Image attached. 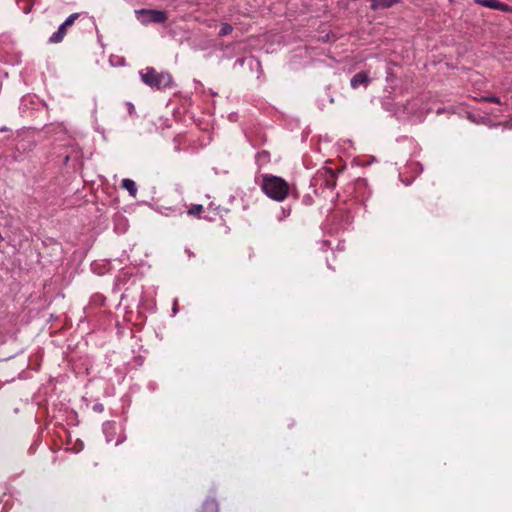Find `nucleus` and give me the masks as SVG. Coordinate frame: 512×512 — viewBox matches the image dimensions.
<instances>
[{
    "mask_svg": "<svg viewBox=\"0 0 512 512\" xmlns=\"http://www.w3.org/2000/svg\"><path fill=\"white\" fill-rule=\"evenodd\" d=\"M261 179L260 187L267 197L278 202L287 198L290 187L283 178L272 174H263Z\"/></svg>",
    "mask_w": 512,
    "mask_h": 512,
    "instance_id": "1",
    "label": "nucleus"
},
{
    "mask_svg": "<svg viewBox=\"0 0 512 512\" xmlns=\"http://www.w3.org/2000/svg\"><path fill=\"white\" fill-rule=\"evenodd\" d=\"M337 184V173L330 167L319 169L312 179L314 193L324 196L326 191L332 192Z\"/></svg>",
    "mask_w": 512,
    "mask_h": 512,
    "instance_id": "2",
    "label": "nucleus"
},
{
    "mask_svg": "<svg viewBox=\"0 0 512 512\" xmlns=\"http://www.w3.org/2000/svg\"><path fill=\"white\" fill-rule=\"evenodd\" d=\"M140 77L144 84L151 89L162 90L172 85V76L168 72H158L153 67H147L140 71Z\"/></svg>",
    "mask_w": 512,
    "mask_h": 512,
    "instance_id": "3",
    "label": "nucleus"
},
{
    "mask_svg": "<svg viewBox=\"0 0 512 512\" xmlns=\"http://www.w3.org/2000/svg\"><path fill=\"white\" fill-rule=\"evenodd\" d=\"M137 18L142 24L147 25L149 23H164L167 21L168 16L165 11L155 9H139L135 11Z\"/></svg>",
    "mask_w": 512,
    "mask_h": 512,
    "instance_id": "4",
    "label": "nucleus"
},
{
    "mask_svg": "<svg viewBox=\"0 0 512 512\" xmlns=\"http://www.w3.org/2000/svg\"><path fill=\"white\" fill-rule=\"evenodd\" d=\"M79 17L80 13H72L69 15L66 20L58 27L57 31L50 36L49 43L58 44L62 42L67 34V29L71 27Z\"/></svg>",
    "mask_w": 512,
    "mask_h": 512,
    "instance_id": "5",
    "label": "nucleus"
},
{
    "mask_svg": "<svg viewBox=\"0 0 512 512\" xmlns=\"http://www.w3.org/2000/svg\"><path fill=\"white\" fill-rule=\"evenodd\" d=\"M475 3L490 9L500 10L506 13H512V6H509L498 0H475Z\"/></svg>",
    "mask_w": 512,
    "mask_h": 512,
    "instance_id": "6",
    "label": "nucleus"
},
{
    "mask_svg": "<svg viewBox=\"0 0 512 512\" xmlns=\"http://www.w3.org/2000/svg\"><path fill=\"white\" fill-rule=\"evenodd\" d=\"M370 82L368 74L364 71L356 73L350 81V85L353 89H357L360 85H367Z\"/></svg>",
    "mask_w": 512,
    "mask_h": 512,
    "instance_id": "7",
    "label": "nucleus"
},
{
    "mask_svg": "<svg viewBox=\"0 0 512 512\" xmlns=\"http://www.w3.org/2000/svg\"><path fill=\"white\" fill-rule=\"evenodd\" d=\"M371 9L372 10H378V9H387L392 7L393 5L401 2V0H371Z\"/></svg>",
    "mask_w": 512,
    "mask_h": 512,
    "instance_id": "8",
    "label": "nucleus"
},
{
    "mask_svg": "<svg viewBox=\"0 0 512 512\" xmlns=\"http://www.w3.org/2000/svg\"><path fill=\"white\" fill-rule=\"evenodd\" d=\"M218 502L213 498H207L197 512H218Z\"/></svg>",
    "mask_w": 512,
    "mask_h": 512,
    "instance_id": "9",
    "label": "nucleus"
},
{
    "mask_svg": "<svg viewBox=\"0 0 512 512\" xmlns=\"http://www.w3.org/2000/svg\"><path fill=\"white\" fill-rule=\"evenodd\" d=\"M121 186H122V188L126 189L132 197L136 196L137 186H136V183L132 179H129V178L123 179L121 182Z\"/></svg>",
    "mask_w": 512,
    "mask_h": 512,
    "instance_id": "10",
    "label": "nucleus"
},
{
    "mask_svg": "<svg viewBox=\"0 0 512 512\" xmlns=\"http://www.w3.org/2000/svg\"><path fill=\"white\" fill-rule=\"evenodd\" d=\"M203 210H204L203 205H201V204H192L189 207L187 213L190 216H193V217H196V218H201V214H202Z\"/></svg>",
    "mask_w": 512,
    "mask_h": 512,
    "instance_id": "11",
    "label": "nucleus"
},
{
    "mask_svg": "<svg viewBox=\"0 0 512 512\" xmlns=\"http://www.w3.org/2000/svg\"><path fill=\"white\" fill-rule=\"evenodd\" d=\"M233 31V27L228 24V23H222L221 25V28H220V31H219V36L223 37V36H227L229 35L231 32Z\"/></svg>",
    "mask_w": 512,
    "mask_h": 512,
    "instance_id": "12",
    "label": "nucleus"
},
{
    "mask_svg": "<svg viewBox=\"0 0 512 512\" xmlns=\"http://www.w3.org/2000/svg\"><path fill=\"white\" fill-rule=\"evenodd\" d=\"M257 161L268 162L270 160V154L268 151L258 152L256 155Z\"/></svg>",
    "mask_w": 512,
    "mask_h": 512,
    "instance_id": "13",
    "label": "nucleus"
},
{
    "mask_svg": "<svg viewBox=\"0 0 512 512\" xmlns=\"http://www.w3.org/2000/svg\"><path fill=\"white\" fill-rule=\"evenodd\" d=\"M481 100H482V101H485V102H491V103L499 104V105H501V104H502V102H501L500 98H499V97H497V96H493V95H490V96H483V97L481 98Z\"/></svg>",
    "mask_w": 512,
    "mask_h": 512,
    "instance_id": "14",
    "label": "nucleus"
},
{
    "mask_svg": "<svg viewBox=\"0 0 512 512\" xmlns=\"http://www.w3.org/2000/svg\"><path fill=\"white\" fill-rule=\"evenodd\" d=\"M20 2H24V6L22 7V10L24 13H29L32 9L33 2L32 0H20Z\"/></svg>",
    "mask_w": 512,
    "mask_h": 512,
    "instance_id": "15",
    "label": "nucleus"
},
{
    "mask_svg": "<svg viewBox=\"0 0 512 512\" xmlns=\"http://www.w3.org/2000/svg\"><path fill=\"white\" fill-rule=\"evenodd\" d=\"M125 107L127 109V112L130 116H133L136 114V109L134 107V105L131 103V102H126L125 103Z\"/></svg>",
    "mask_w": 512,
    "mask_h": 512,
    "instance_id": "16",
    "label": "nucleus"
},
{
    "mask_svg": "<svg viewBox=\"0 0 512 512\" xmlns=\"http://www.w3.org/2000/svg\"><path fill=\"white\" fill-rule=\"evenodd\" d=\"M302 202L307 205V206H310L313 204V198L310 196V195H305L302 199Z\"/></svg>",
    "mask_w": 512,
    "mask_h": 512,
    "instance_id": "17",
    "label": "nucleus"
},
{
    "mask_svg": "<svg viewBox=\"0 0 512 512\" xmlns=\"http://www.w3.org/2000/svg\"><path fill=\"white\" fill-rule=\"evenodd\" d=\"M93 410H94L95 412L101 413V412H103V411H104V406H103V404H101V403H96V404L93 406Z\"/></svg>",
    "mask_w": 512,
    "mask_h": 512,
    "instance_id": "18",
    "label": "nucleus"
},
{
    "mask_svg": "<svg viewBox=\"0 0 512 512\" xmlns=\"http://www.w3.org/2000/svg\"><path fill=\"white\" fill-rule=\"evenodd\" d=\"M283 211V216L285 217L286 215H289L290 214V209L288 211H286L285 209L282 210Z\"/></svg>",
    "mask_w": 512,
    "mask_h": 512,
    "instance_id": "19",
    "label": "nucleus"
},
{
    "mask_svg": "<svg viewBox=\"0 0 512 512\" xmlns=\"http://www.w3.org/2000/svg\"><path fill=\"white\" fill-rule=\"evenodd\" d=\"M0 131L1 132L7 131V128L6 127H2V128H0Z\"/></svg>",
    "mask_w": 512,
    "mask_h": 512,
    "instance_id": "20",
    "label": "nucleus"
},
{
    "mask_svg": "<svg viewBox=\"0 0 512 512\" xmlns=\"http://www.w3.org/2000/svg\"><path fill=\"white\" fill-rule=\"evenodd\" d=\"M69 161V156H66L65 157V163H67Z\"/></svg>",
    "mask_w": 512,
    "mask_h": 512,
    "instance_id": "21",
    "label": "nucleus"
},
{
    "mask_svg": "<svg viewBox=\"0 0 512 512\" xmlns=\"http://www.w3.org/2000/svg\"><path fill=\"white\" fill-rule=\"evenodd\" d=\"M176 310H177V307H176V304H175L174 307H173V311L176 312Z\"/></svg>",
    "mask_w": 512,
    "mask_h": 512,
    "instance_id": "22",
    "label": "nucleus"
}]
</instances>
